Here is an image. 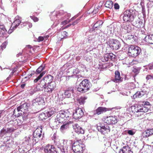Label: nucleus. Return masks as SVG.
<instances>
[{
    "label": "nucleus",
    "instance_id": "34",
    "mask_svg": "<svg viewBox=\"0 0 153 153\" xmlns=\"http://www.w3.org/2000/svg\"><path fill=\"white\" fill-rule=\"evenodd\" d=\"M103 22L102 21H97L94 25L93 28L94 29L100 27L102 24Z\"/></svg>",
    "mask_w": 153,
    "mask_h": 153
},
{
    "label": "nucleus",
    "instance_id": "16",
    "mask_svg": "<svg viewBox=\"0 0 153 153\" xmlns=\"http://www.w3.org/2000/svg\"><path fill=\"white\" fill-rule=\"evenodd\" d=\"M32 102V104L34 106L38 105H44L45 104L44 99L42 97H39L36 98L33 100Z\"/></svg>",
    "mask_w": 153,
    "mask_h": 153
},
{
    "label": "nucleus",
    "instance_id": "63",
    "mask_svg": "<svg viewBox=\"0 0 153 153\" xmlns=\"http://www.w3.org/2000/svg\"><path fill=\"white\" fill-rule=\"evenodd\" d=\"M28 139H27V142H28V143H29V141H30V137H28Z\"/></svg>",
    "mask_w": 153,
    "mask_h": 153
},
{
    "label": "nucleus",
    "instance_id": "5",
    "mask_svg": "<svg viewBox=\"0 0 153 153\" xmlns=\"http://www.w3.org/2000/svg\"><path fill=\"white\" fill-rule=\"evenodd\" d=\"M141 52L140 48L137 46L131 45L128 48V55L132 57H136Z\"/></svg>",
    "mask_w": 153,
    "mask_h": 153
},
{
    "label": "nucleus",
    "instance_id": "11",
    "mask_svg": "<svg viewBox=\"0 0 153 153\" xmlns=\"http://www.w3.org/2000/svg\"><path fill=\"white\" fill-rule=\"evenodd\" d=\"M44 151L45 153H57L58 152L53 145L49 144L45 147Z\"/></svg>",
    "mask_w": 153,
    "mask_h": 153
},
{
    "label": "nucleus",
    "instance_id": "28",
    "mask_svg": "<svg viewBox=\"0 0 153 153\" xmlns=\"http://www.w3.org/2000/svg\"><path fill=\"white\" fill-rule=\"evenodd\" d=\"M146 91H140L137 92L134 95L133 97L134 98H140L142 97L146 93Z\"/></svg>",
    "mask_w": 153,
    "mask_h": 153
},
{
    "label": "nucleus",
    "instance_id": "17",
    "mask_svg": "<svg viewBox=\"0 0 153 153\" xmlns=\"http://www.w3.org/2000/svg\"><path fill=\"white\" fill-rule=\"evenodd\" d=\"M111 109L110 108H106L105 107H98L96 111H94V114L99 115L105 111L110 110Z\"/></svg>",
    "mask_w": 153,
    "mask_h": 153
},
{
    "label": "nucleus",
    "instance_id": "48",
    "mask_svg": "<svg viewBox=\"0 0 153 153\" xmlns=\"http://www.w3.org/2000/svg\"><path fill=\"white\" fill-rule=\"evenodd\" d=\"M8 133L14 131L15 129L12 127L8 128H7Z\"/></svg>",
    "mask_w": 153,
    "mask_h": 153
},
{
    "label": "nucleus",
    "instance_id": "62",
    "mask_svg": "<svg viewBox=\"0 0 153 153\" xmlns=\"http://www.w3.org/2000/svg\"><path fill=\"white\" fill-rule=\"evenodd\" d=\"M25 86V84H22L21 85V87L22 88H24V87Z\"/></svg>",
    "mask_w": 153,
    "mask_h": 153
},
{
    "label": "nucleus",
    "instance_id": "53",
    "mask_svg": "<svg viewBox=\"0 0 153 153\" xmlns=\"http://www.w3.org/2000/svg\"><path fill=\"white\" fill-rule=\"evenodd\" d=\"M68 34L67 32L66 31H63L62 32V35L64 36V37L67 36Z\"/></svg>",
    "mask_w": 153,
    "mask_h": 153
},
{
    "label": "nucleus",
    "instance_id": "3",
    "mask_svg": "<svg viewBox=\"0 0 153 153\" xmlns=\"http://www.w3.org/2000/svg\"><path fill=\"white\" fill-rule=\"evenodd\" d=\"M85 145L80 140H76L73 144L72 149L75 153H82Z\"/></svg>",
    "mask_w": 153,
    "mask_h": 153
},
{
    "label": "nucleus",
    "instance_id": "57",
    "mask_svg": "<svg viewBox=\"0 0 153 153\" xmlns=\"http://www.w3.org/2000/svg\"><path fill=\"white\" fill-rule=\"evenodd\" d=\"M149 69L150 70L153 69V64L149 66Z\"/></svg>",
    "mask_w": 153,
    "mask_h": 153
},
{
    "label": "nucleus",
    "instance_id": "25",
    "mask_svg": "<svg viewBox=\"0 0 153 153\" xmlns=\"http://www.w3.org/2000/svg\"><path fill=\"white\" fill-rule=\"evenodd\" d=\"M23 114L20 109V108L18 107L16 109H15L13 113L12 116H14L15 117H18Z\"/></svg>",
    "mask_w": 153,
    "mask_h": 153
},
{
    "label": "nucleus",
    "instance_id": "2",
    "mask_svg": "<svg viewBox=\"0 0 153 153\" xmlns=\"http://www.w3.org/2000/svg\"><path fill=\"white\" fill-rule=\"evenodd\" d=\"M91 83L88 79H85L77 86V90L82 93H84L89 90Z\"/></svg>",
    "mask_w": 153,
    "mask_h": 153
},
{
    "label": "nucleus",
    "instance_id": "55",
    "mask_svg": "<svg viewBox=\"0 0 153 153\" xmlns=\"http://www.w3.org/2000/svg\"><path fill=\"white\" fill-rule=\"evenodd\" d=\"M68 22L67 20H65L61 22V24L62 25H65L68 23Z\"/></svg>",
    "mask_w": 153,
    "mask_h": 153
},
{
    "label": "nucleus",
    "instance_id": "30",
    "mask_svg": "<svg viewBox=\"0 0 153 153\" xmlns=\"http://www.w3.org/2000/svg\"><path fill=\"white\" fill-rule=\"evenodd\" d=\"M146 42L151 44H153V35H149L145 38Z\"/></svg>",
    "mask_w": 153,
    "mask_h": 153
},
{
    "label": "nucleus",
    "instance_id": "9",
    "mask_svg": "<svg viewBox=\"0 0 153 153\" xmlns=\"http://www.w3.org/2000/svg\"><path fill=\"white\" fill-rule=\"evenodd\" d=\"M103 121L108 124H114L117 123V120L116 116H109L104 117Z\"/></svg>",
    "mask_w": 153,
    "mask_h": 153
},
{
    "label": "nucleus",
    "instance_id": "42",
    "mask_svg": "<svg viewBox=\"0 0 153 153\" xmlns=\"http://www.w3.org/2000/svg\"><path fill=\"white\" fill-rule=\"evenodd\" d=\"M7 44V42L5 41L0 46V50L1 49V50L2 51L5 49L6 47Z\"/></svg>",
    "mask_w": 153,
    "mask_h": 153
},
{
    "label": "nucleus",
    "instance_id": "43",
    "mask_svg": "<svg viewBox=\"0 0 153 153\" xmlns=\"http://www.w3.org/2000/svg\"><path fill=\"white\" fill-rule=\"evenodd\" d=\"M49 37V36H44V37H43V36H39L38 39V41L39 42L42 41L44 40L45 38H48Z\"/></svg>",
    "mask_w": 153,
    "mask_h": 153
},
{
    "label": "nucleus",
    "instance_id": "39",
    "mask_svg": "<svg viewBox=\"0 0 153 153\" xmlns=\"http://www.w3.org/2000/svg\"><path fill=\"white\" fill-rule=\"evenodd\" d=\"M86 99L85 97H81L77 99V102L80 105L83 104L85 102V100Z\"/></svg>",
    "mask_w": 153,
    "mask_h": 153
},
{
    "label": "nucleus",
    "instance_id": "44",
    "mask_svg": "<svg viewBox=\"0 0 153 153\" xmlns=\"http://www.w3.org/2000/svg\"><path fill=\"white\" fill-rule=\"evenodd\" d=\"M127 39L130 40L132 39V41L133 40L135 41V37L134 35H128L127 36Z\"/></svg>",
    "mask_w": 153,
    "mask_h": 153
},
{
    "label": "nucleus",
    "instance_id": "64",
    "mask_svg": "<svg viewBox=\"0 0 153 153\" xmlns=\"http://www.w3.org/2000/svg\"><path fill=\"white\" fill-rule=\"evenodd\" d=\"M27 46L29 48H32L31 46L30 45H27Z\"/></svg>",
    "mask_w": 153,
    "mask_h": 153
},
{
    "label": "nucleus",
    "instance_id": "13",
    "mask_svg": "<svg viewBox=\"0 0 153 153\" xmlns=\"http://www.w3.org/2000/svg\"><path fill=\"white\" fill-rule=\"evenodd\" d=\"M48 84L46 87H45V91L48 93H51L56 87V83L55 82H53Z\"/></svg>",
    "mask_w": 153,
    "mask_h": 153
},
{
    "label": "nucleus",
    "instance_id": "27",
    "mask_svg": "<svg viewBox=\"0 0 153 153\" xmlns=\"http://www.w3.org/2000/svg\"><path fill=\"white\" fill-rule=\"evenodd\" d=\"M7 30L5 27L2 25H0V37H5Z\"/></svg>",
    "mask_w": 153,
    "mask_h": 153
},
{
    "label": "nucleus",
    "instance_id": "24",
    "mask_svg": "<svg viewBox=\"0 0 153 153\" xmlns=\"http://www.w3.org/2000/svg\"><path fill=\"white\" fill-rule=\"evenodd\" d=\"M53 77L50 75H48L46 76H45L42 79L45 83L47 84L50 83L51 82H53Z\"/></svg>",
    "mask_w": 153,
    "mask_h": 153
},
{
    "label": "nucleus",
    "instance_id": "51",
    "mask_svg": "<svg viewBox=\"0 0 153 153\" xmlns=\"http://www.w3.org/2000/svg\"><path fill=\"white\" fill-rule=\"evenodd\" d=\"M30 17L31 18V19H32L35 22H37L38 20V19L36 17L34 16H30Z\"/></svg>",
    "mask_w": 153,
    "mask_h": 153
},
{
    "label": "nucleus",
    "instance_id": "29",
    "mask_svg": "<svg viewBox=\"0 0 153 153\" xmlns=\"http://www.w3.org/2000/svg\"><path fill=\"white\" fill-rule=\"evenodd\" d=\"M113 54L112 53H107L104 56V60L105 62H107L109 60H111L113 59ZM104 62V61L103 60Z\"/></svg>",
    "mask_w": 153,
    "mask_h": 153
},
{
    "label": "nucleus",
    "instance_id": "26",
    "mask_svg": "<svg viewBox=\"0 0 153 153\" xmlns=\"http://www.w3.org/2000/svg\"><path fill=\"white\" fill-rule=\"evenodd\" d=\"M119 153H133L128 146H124L119 151Z\"/></svg>",
    "mask_w": 153,
    "mask_h": 153
},
{
    "label": "nucleus",
    "instance_id": "35",
    "mask_svg": "<svg viewBox=\"0 0 153 153\" xmlns=\"http://www.w3.org/2000/svg\"><path fill=\"white\" fill-rule=\"evenodd\" d=\"M113 2L111 1H106L105 5L106 7L111 8L113 7Z\"/></svg>",
    "mask_w": 153,
    "mask_h": 153
},
{
    "label": "nucleus",
    "instance_id": "1",
    "mask_svg": "<svg viewBox=\"0 0 153 153\" xmlns=\"http://www.w3.org/2000/svg\"><path fill=\"white\" fill-rule=\"evenodd\" d=\"M137 12L135 10L130 9L125 11L120 16V18H122L125 22H131L136 18Z\"/></svg>",
    "mask_w": 153,
    "mask_h": 153
},
{
    "label": "nucleus",
    "instance_id": "33",
    "mask_svg": "<svg viewBox=\"0 0 153 153\" xmlns=\"http://www.w3.org/2000/svg\"><path fill=\"white\" fill-rule=\"evenodd\" d=\"M47 114L46 112L40 114L39 116V119L40 120H43L48 117V116L46 115Z\"/></svg>",
    "mask_w": 153,
    "mask_h": 153
},
{
    "label": "nucleus",
    "instance_id": "23",
    "mask_svg": "<svg viewBox=\"0 0 153 153\" xmlns=\"http://www.w3.org/2000/svg\"><path fill=\"white\" fill-rule=\"evenodd\" d=\"M16 20L13 22L12 24V26H13V28L14 29L16 28L20 24L21 22V18L19 16H17L15 18Z\"/></svg>",
    "mask_w": 153,
    "mask_h": 153
},
{
    "label": "nucleus",
    "instance_id": "15",
    "mask_svg": "<svg viewBox=\"0 0 153 153\" xmlns=\"http://www.w3.org/2000/svg\"><path fill=\"white\" fill-rule=\"evenodd\" d=\"M135 111L136 112L145 113L147 112L149 108L143 106L138 105L134 107Z\"/></svg>",
    "mask_w": 153,
    "mask_h": 153
},
{
    "label": "nucleus",
    "instance_id": "8",
    "mask_svg": "<svg viewBox=\"0 0 153 153\" xmlns=\"http://www.w3.org/2000/svg\"><path fill=\"white\" fill-rule=\"evenodd\" d=\"M97 128L99 131L103 134L108 133L110 130V127L107 124L101 125L100 126H98Z\"/></svg>",
    "mask_w": 153,
    "mask_h": 153
},
{
    "label": "nucleus",
    "instance_id": "52",
    "mask_svg": "<svg viewBox=\"0 0 153 153\" xmlns=\"http://www.w3.org/2000/svg\"><path fill=\"white\" fill-rule=\"evenodd\" d=\"M114 8L116 9H118L119 8L120 6L117 3H115L114 5Z\"/></svg>",
    "mask_w": 153,
    "mask_h": 153
},
{
    "label": "nucleus",
    "instance_id": "21",
    "mask_svg": "<svg viewBox=\"0 0 153 153\" xmlns=\"http://www.w3.org/2000/svg\"><path fill=\"white\" fill-rule=\"evenodd\" d=\"M153 134V128L149 129L145 131L142 134L143 138L148 137Z\"/></svg>",
    "mask_w": 153,
    "mask_h": 153
},
{
    "label": "nucleus",
    "instance_id": "37",
    "mask_svg": "<svg viewBox=\"0 0 153 153\" xmlns=\"http://www.w3.org/2000/svg\"><path fill=\"white\" fill-rule=\"evenodd\" d=\"M69 126V124L68 123H65V124H63L62 126L60 127V130L63 132Z\"/></svg>",
    "mask_w": 153,
    "mask_h": 153
},
{
    "label": "nucleus",
    "instance_id": "45",
    "mask_svg": "<svg viewBox=\"0 0 153 153\" xmlns=\"http://www.w3.org/2000/svg\"><path fill=\"white\" fill-rule=\"evenodd\" d=\"M1 134H3V135L7 133H8L7 129H6L4 128H3L1 130Z\"/></svg>",
    "mask_w": 153,
    "mask_h": 153
},
{
    "label": "nucleus",
    "instance_id": "46",
    "mask_svg": "<svg viewBox=\"0 0 153 153\" xmlns=\"http://www.w3.org/2000/svg\"><path fill=\"white\" fill-rule=\"evenodd\" d=\"M127 133L129 135H134L135 132L134 131L131 130H128L127 131Z\"/></svg>",
    "mask_w": 153,
    "mask_h": 153
},
{
    "label": "nucleus",
    "instance_id": "60",
    "mask_svg": "<svg viewBox=\"0 0 153 153\" xmlns=\"http://www.w3.org/2000/svg\"><path fill=\"white\" fill-rule=\"evenodd\" d=\"M16 71V70H15V68L14 69H13L12 71V72L11 73L12 74H13L15 72V71Z\"/></svg>",
    "mask_w": 153,
    "mask_h": 153
},
{
    "label": "nucleus",
    "instance_id": "6",
    "mask_svg": "<svg viewBox=\"0 0 153 153\" xmlns=\"http://www.w3.org/2000/svg\"><path fill=\"white\" fill-rule=\"evenodd\" d=\"M69 114L65 112L60 111L56 116V121H58L59 123L65 122L69 117Z\"/></svg>",
    "mask_w": 153,
    "mask_h": 153
},
{
    "label": "nucleus",
    "instance_id": "18",
    "mask_svg": "<svg viewBox=\"0 0 153 153\" xmlns=\"http://www.w3.org/2000/svg\"><path fill=\"white\" fill-rule=\"evenodd\" d=\"M74 129L77 133L78 134H83L84 133V130L77 124H75L73 126Z\"/></svg>",
    "mask_w": 153,
    "mask_h": 153
},
{
    "label": "nucleus",
    "instance_id": "56",
    "mask_svg": "<svg viewBox=\"0 0 153 153\" xmlns=\"http://www.w3.org/2000/svg\"><path fill=\"white\" fill-rule=\"evenodd\" d=\"M100 8V7H98L97 9H95L93 11V12L94 13H97L98 11V9H99V8Z\"/></svg>",
    "mask_w": 153,
    "mask_h": 153
},
{
    "label": "nucleus",
    "instance_id": "50",
    "mask_svg": "<svg viewBox=\"0 0 153 153\" xmlns=\"http://www.w3.org/2000/svg\"><path fill=\"white\" fill-rule=\"evenodd\" d=\"M146 79L147 80L150 79H153V75H147L146 77Z\"/></svg>",
    "mask_w": 153,
    "mask_h": 153
},
{
    "label": "nucleus",
    "instance_id": "14",
    "mask_svg": "<svg viewBox=\"0 0 153 153\" xmlns=\"http://www.w3.org/2000/svg\"><path fill=\"white\" fill-rule=\"evenodd\" d=\"M41 126L39 127L36 128L33 133V137L34 138H37L38 139L40 138L42 134H44V133H42V128Z\"/></svg>",
    "mask_w": 153,
    "mask_h": 153
},
{
    "label": "nucleus",
    "instance_id": "12",
    "mask_svg": "<svg viewBox=\"0 0 153 153\" xmlns=\"http://www.w3.org/2000/svg\"><path fill=\"white\" fill-rule=\"evenodd\" d=\"M29 105L28 104L24 103L18 107L19 108H20V109L22 111L23 113L25 114V115L22 117L24 120H26L27 119V115L26 114V113H27L28 111V109L29 108Z\"/></svg>",
    "mask_w": 153,
    "mask_h": 153
},
{
    "label": "nucleus",
    "instance_id": "19",
    "mask_svg": "<svg viewBox=\"0 0 153 153\" xmlns=\"http://www.w3.org/2000/svg\"><path fill=\"white\" fill-rule=\"evenodd\" d=\"M121 27L123 29L126 30L128 33L132 31V27L130 24L124 23L121 25Z\"/></svg>",
    "mask_w": 153,
    "mask_h": 153
},
{
    "label": "nucleus",
    "instance_id": "40",
    "mask_svg": "<svg viewBox=\"0 0 153 153\" xmlns=\"http://www.w3.org/2000/svg\"><path fill=\"white\" fill-rule=\"evenodd\" d=\"M45 68V66H43V65L40 66L39 68L36 70V74H40L42 71Z\"/></svg>",
    "mask_w": 153,
    "mask_h": 153
},
{
    "label": "nucleus",
    "instance_id": "4",
    "mask_svg": "<svg viewBox=\"0 0 153 153\" xmlns=\"http://www.w3.org/2000/svg\"><path fill=\"white\" fill-rule=\"evenodd\" d=\"M67 140H61L58 141H54V143L59 149L61 153H65L67 152Z\"/></svg>",
    "mask_w": 153,
    "mask_h": 153
},
{
    "label": "nucleus",
    "instance_id": "61",
    "mask_svg": "<svg viewBox=\"0 0 153 153\" xmlns=\"http://www.w3.org/2000/svg\"><path fill=\"white\" fill-rule=\"evenodd\" d=\"M71 25H72V24H70L68 25H67L65 27L68 28V27H69Z\"/></svg>",
    "mask_w": 153,
    "mask_h": 153
},
{
    "label": "nucleus",
    "instance_id": "59",
    "mask_svg": "<svg viewBox=\"0 0 153 153\" xmlns=\"http://www.w3.org/2000/svg\"><path fill=\"white\" fill-rule=\"evenodd\" d=\"M144 105H150V103L149 102H145V103H144Z\"/></svg>",
    "mask_w": 153,
    "mask_h": 153
},
{
    "label": "nucleus",
    "instance_id": "41",
    "mask_svg": "<svg viewBox=\"0 0 153 153\" xmlns=\"http://www.w3.org/2000/svg\"><path fill=\"white\" fill-rule=\"evenodd\" d=\"M115 79L116 80H120V75L119 72L118 71H116L115 73Z\"/></svg>",
    "mask_w": 153,
    "mask_h": 153
},
{
    "label": "nucleus",
    "instance_id": "20",
    "mask_svg": "<svg viewBox=\"0 0 153 153\" xmlns=\"http://www.w3.org/2000/svg\"><path fill=\"white\" fill-rule=\"evenodd\" d=\"M64 94L66 97L68 98L73 97L74 95V90L72 88H69L65 91Z\"/></svg>",
    "mask_w": 153,
    "mask_h": 153
},
{
    "label": "nucleus",
    "instance_id": "31",
    "mask_svg": "<svg viewBox=\"0 0 153 153\" xmlns=\"http://www.w3.org/2000/svg\"><path fill=\"white\" fill-rule=\"evenodd\" d=\"M55 109L53 108H51L48 109L46 112L47 114V115L48 116V117H51L53 114H54L56 112L55 111Z\"/></svg>",
    "mask_w": 153,
    "mask_h": 153
},
{
    "label": "nucleus",
    "instance_id": "38",
    "mask_svg": "<svg viewBox=\"0 0 153 153\" xmlns=\"http://www.w3.org/2000/svg\"><path fill=\"white\" fill-rule=\"evenodd\" d=\"M79 70L78 68H76L74 69L73 71V74L74 75H76V77L78 78L81 77V76L79 74Z\"/></svg>",
    "mask_w": 153,
    "mask_h": 153
},
{
    "label": "nucleus",
    "instance_id": "49",
    "mask_svg": "<svg viewBox=\"0 0 153 153\" xmlns=\"http://www.w3.org/2000/svg\"><path fill=\"white\" fill-rule=\"evenodd\" d=\"M81 18V17H80L79 19H77L74 22L72 23V25H74L77 24L80 21V19Z\"/></svg>",
    "mask_w": 153,
    "mask_h": 153
},
{
    "label": "nucleus",
    "instance_id": "7",
    "mask_svg": "<svg viewBox=\"0 0 153 153\" xmlns=\"http://www.w3.org/2000/svg\"><path fill=\"white\" fill-rule=\"evenodd\" d=\"M107 44L113 50H117L121 46L120 42L117 39H110L108 42Z\"/></svg>",
    "mask_w": 153,
    "mask_h": 153
},
{
    "label": "nucleus",
    "instance_id": "47",
    "mask_svg": "<svg viewBox=\"0 0 153 153\" xmlns=\"http://www.w3.org/2000/svg\"><path fill=\"white\" fill-rule=\"evenodd\" d=\"M114 30V29L112 27V26H110L108 28V32L111 33Z\"/></svg>",
    "mask_w": 153,
    "mask_h": 153
},
{
    "label": "nucleus",
    "instance_id": "54",
    "mask_svg": "<svg viewBox=\"0 0 153 153\" xmlns=\"http://www.w3.org/2000/svg\"><path fill=\"white\" fill-rule=\"evenodd\" d=\"M133 71L134 73L137 74L139 73V70L138 68H135L134 69Z\"/></svg>",
    "mask_w": 153,
    "mask_h": 153
},
{
    "label": "nucleus",
    "instance_id": "22",
    "mask_svg": "<svg viewBox=\"0 0 153 153\" xmlns=\"http://www.w3.org/2000/svg\"><path fill=\"white\" fill-rule=\"evenodd\" d=\"M46 85L44 81L42 79L39 82L38 84L36 86L37 89L39 90H42L44 89H45Z\"/></svg>",
    "mask_w": 153,
    "mask_h": 153
},
{
    "label": "nucleus",
    "instance_id": "10",
    "mask_svg": "<svg viewBox=\"0 0 153 153\" xmlns=\"http://www.w3.org/2000/svg\"><path fill=\"white\" fill-rule=\"evenodd\" d=\"M84 114L83 110L81 108H77L76 109L75 112H74L73 118L76 120L79 119L83 116Z\"/></svg>",
    "mask_w": 153,
    "mask_h": 153
},
{
    "label": "nucleus",
    "instance_id": "32",
    "mask_svg": "<svg viewBox=\"0 0 153 153\" xmlns=\"http://www.w3.org/2000/svg\"><path fill=\"white\" fill-rule=\"evenodd\" d=\"M133 25L138 28H140L142 26L143 22L139 19L133 22Z\"/></svg>",
    "mask_w": 153,
    "mask_h": 153
},
{
    "label": "nucleus",
    "instance_id": "58",
    "mask_svg": "<svg viewBox=\"0 0 153 153\" xmlns=\"http://www.w3.org/2000/svg\"><path fill=\"white\" fill-rule=\"evenodd\" d=\"M76 18V17L75 16H74L71 19H70V20L69 22H70V21H73L74 19H75Z\"/></svg>",
    "mask_w": 153,
    "mask_h": 153
},
{
    "label": "nucleus",
    "instance_id": "36",
    "mask_svg": "<svg viewBox=\"0 0 153 153\" xmlns=\"http://www.w3.org/2000/svg\"><path fill=\"white\" fill-rule=\"evenodd\" d=\"M45 71L42 72L40 75L36 78L34 80V82L35 83L37 82L40 79V78L45 74Z\"/></svg>",
    "mask_w": 153,
    "mask_h": 153
}]
</instances>
